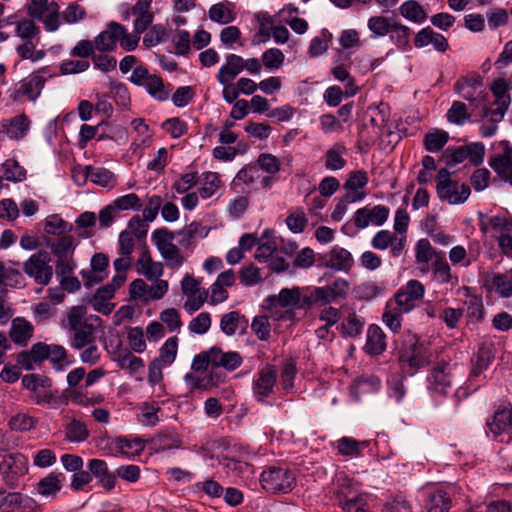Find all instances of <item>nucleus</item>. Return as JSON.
<instances>
[{"label": "nucleus", "mask_w": 512, "mask_h": 512, "mask_svg": "<svg viewBox=\"0 0 512 512\" xmlns=\"http://www.w3.org/2000/svg\"><path fill=\"white\" fill-rule=\"evenodd\" d=\"M337 451L341 456L359 457L362 451L370 444L369 441H358L352 437L343 436L337 440Z\"/></svg>", "instance_id": "nucleus-35"}, {"label": "nucleus", "mask_w": 512, "mask_h": 512, "mask_svg": "<svg viewBox=\"0 0 512 512\" xmlns=\"http://www.w3.org/2000/svg\"><path fill=\"white\" fill-rule=\"evenodd\" d=\"M26 172L16 160L8 159L0 165V179L21 182L25 179Z\"/></svg>", "instance_id": "nucleus-50"}, {"label": "nucleus", "mask_w": 512, "mask_h": 512, "mask_svg": "<svg viewBox=\"0 0 512 512\" xmlns=\"http://www.w3.org/2000/svg\"><path fill=\"white\" fill-rule=\"evenodd\" d=\"M46 245L57 258L71 257L75 248L74 238L70 235H63L57 241H48Z\"/></svg>", "instance_id": "nucleus-49"}, {"label": "nucleus", "mask_w": 512, "mask_h": 512, "mask_svg": "<svg viewBox=\"0 0 512 512\" xmlns=\"http://www.w3.org/2000/svg\"><path fill=\"white\" fill-rule=\"evenodd\" d=\"M90 436L87 425L78 419L71 420L65 427V439L73 443L86 441Z\"/></svg>", "instance_id": "nucleus-43"}, {"label": "nucleus", "mask_w": 512, "mask_h": 512, "mask_svg": "<svg viewBox=\"0 0 512 512\" xmlns=\"http://www.w3.org/2000/svg\"><path fill=\"white\" fill-rule=\"evenodd\" d=\"M112 207L116 208L117 211H139L142 209V202L137 194L129 193L116 198L112 203Z\"/></svg>", "instance_id": "nucleus-60"}, {"label": "nucleus", "mask_w": 512, "mask_h": 512, "mask_svg": "<svg viewBox=\"0 0 512 512\" xmlns=\"http://www.w3.org/2000/svg\"><path fill=\"white\" fill-rule=\"evenodd\" d=\"M448 122L458 126L464 125L470 119V113L465 103L454 101L446 113Z\"/></svg>", "instance_id": "nucleus-57"}, {"label": "nucleus", "mask_w": 512, "mask_h": 512, "mask_svg": "<svg viewBox=\"0 0 512 512\" xmlns=\"http://www.w3.org/2000/svg\"><path fill=\"white\" fill-rule=\"evenodd\" d=\"M399 360L403 370L409 375L415 374L418 369L429 363L416 334H407L399 352Z\"/></svg>", "instance_id": "nucleus-3"}, {"label": "nucleus", "mask_w": 512, "mask_h": 512, "mask_svg": "<svg viewBox=\"0 0 512 512\" xmlns=\"http://www.w3.org/2000/svg\"><path fill=\"white\" fill-rule=\"evenodd\" d=\"M114 293L115 290L109 284L100 287L92 300L94 309L104 314L110 313L112 308L107 301L113 298Z\"/></svg>", "instance_id": "nucleus-52"}, {"label": "nucleus", "mask_w": 512, "mask_h": 512, "mask_svg": "<svg viewBox=\"0 0 512 512\" xmlns=\"http://www.w3.org/2000/svg\"><path fill=\"white\" fill-rule=\"evenodd\" d=\"M319 267H325L335 272H349L354 259L352 254L345 248L335 245L332 249L317 257Z\"/></svg>", "instance_id": "nucleus-14"}, {"label": "nucleus", "mask_w": 512, "mask_h": 512, "mask_svg": "<svg viewBox=\"0 0 512 512\" xmlns=\"http://www.w3.org/2000/svg\"><path fill=\"white\" fill-rule=\"evenodd\" d=\"M258 177L259 169L256 166L247 165L238 171L233 180V185L235 188H238L241 185L250 186Z\"/></svg>", "instance_id": "nucleus-61"}, {"label": "nucleus", "mask_w": 512, "mask_h": 512, "mask_svg": "<svg viewBox=\"0 0 512 512\" xmlns=\"http://www.w3.org/2000/svg\"><path fill=\"white\" fill-rule=\"evenodd\" d=\"M482 87L483 77L477 72L459 77L454 84L455 92L471 105H477L479 101L483 100Z\"/></svg>", "instance_id": "nucleus-11"}, {"label": "nucleus", "mask_w": 512, "mask_h": 512, "mask_svg": "<svg viewBox=\"0 0 512 512\" xmlns=\"http://www.w3.org/2000/svg\"><path fill=\"white\" fill-rule=\"evenodd\" d=\"M390 214V209L385 205H375L372 208L362 207L355 211L353 221L358 229H365L370 224L375 226L383 225Z\"/></svg>", "instance_id": "nucleus-17"}, {"label": "nucleus", "mask_w": 512, "mask_h": 512, "mask_svg": "<svg viewBox=\"0 0 512 512\" xmlns=\"http://www.w3.org/2000/svg\"><path fill=\"white\" fill-rule=\"evenodd\" d=\"M403 313L406 312L402 311L399 306H392L388 303L382 315V320L391 331L398 332L401 328Z\"/></svg>", "instance_id": "nucleus-58"}, {"label": "nucleus", "mask_w": 512, "mask_h": 512, "mask_svg": "<svg viewBox=\"0 0 512 512\" xmlns=\"http://www.w3.org/2000/svg\"><path fill=\"white\" fill-rule=\"evenodd\" d=\"M436 191L441 200L452 205L464 203L471 192L468 185L451 180L450 172L446 168L438 171Z\"/></svg>", "instance_id": "nucleus-4"}, {"label": "nucleus", "mask_w": 512, "mask_h": 512, "mask_svg": "<svg viewBox=\"0 0 512 512\" xmlns=\"http://www.w3.org/2000/svg\"><path fill=\"white\" fill-rule=\"evenodd\" d=\"M466 318L468 324L477 325L484 319V305L480 296L471 295L465 301Z\"/></svg>", "instance_id": "nucleus-39"}, {"label": "nucleus", "mask_w": 512, "mask_h": 512, "mask_svg": "<svg viewBox=\"0 0 512 512\" xmlns=\"http://www.w3.org/2000/svg\"><path fill=\"white\" fill-rule=\"evenodd\" d=\"M425 507L427 512H448L451 499L445 491L437 490L428 495Z\"/></svg>", "instance_id": "nucleus-48"}, {"label": "nucleus", "mask_w": 512, "mask_h": 512, "mask_svg": "<svg viewBox=\"0 0 512 512\" xmlns=\"http://www.w3.org/2000/svg\"><path fill=\"white\" fill-rule=\"evenodd\" d=\"M449 140L448 132L441 129H432L424 135V148L431 153L441 151Z\"/></svg>", "instance_id": "nucleus-38"}, {"label": "nucleus", "mask_w": 512, "mask_h": 512, "mask_svg": "<svg viewBox=\"0 0 512 512\" xmlns=\"http://www.w3.org/2000/svg\"><path fill=\"white\" fill-rule=\"evenodd\" d=\"M71 331L73 332L71 345L77 350L85 348L89 344H92L94 341L95 328L90 323L81 325Z\"/></svg>", "instance_id": "nucleus-41"}, {"label": "nucleus", "mask_w": 512, "mask_h": 512, "mask_svg": "<svg viewBox=\"0 0 512 512\" xmlns=\"http://www.w3.org/2000/svg\"><path fill=\"white\" fill-rule=\"evenodd\" d=\"M485 147L481 142H473L459 147H449L443 152V159L448 166H454L469 161L477 166L484 160Z\"/></svg>", "instance_id": "nucleus-8"}, {"label": "nucleus", "mask_w": 512, "mask_h": 512, "mask_svg": "<svg viewBox=\"0 0 512 512\" xmlns=\"http://www.w3.org/2000/svg\"><path fill=\"white\" fill-rule=\"evenodd\" d=\"M38 43L39 41L32 40L21 41V43L16 46V52L24 60L37 62L43 59L46 55L44 50L36 49Z\"/></svg>", "instance_id": "nucleus-55"}, {"label": "nucleus", "mask_w": 512, "mask_h": 512, "mask_svg": "<svg viewBox=\"0 0 512 512\" xmlns=\"http://www.w3.org/2000/svg\"><path fill=\"white\" fill-rule=\"evenodd\" d=\"M394 19L384 16H372L368 19L367 26L372 33V37H384L391 31Z\"/></svg>", "instance_id": "nucleus-54"}, {"label": "nucleus", "mask_w": 512, "mask_h": 512, "mask_svg": "<svg viewBox=\"0 0 512 512\" xmlns=\"http://www.w3.org/2000/svg\"><path fill=\"white\" fill-rule=\"evenodd\" d=\"M45 81L46 79L42 75L34 74L20 82L17 93L26 96L31 101H35L39 97Z\"/></svg>", "instance_id": "nucleus-36"}, {"label": "nucleus", "mask_w": 512, "mask_h": 512, "mask_svg": "<svg viewBox=\"0 0 512 512\" xmlns=\"http://www.w3.org/2000/svg\"><path fill=\"white\" fill-rule=\"evenodd\" d=\"M399 11L404 18L414 23H423L428 17L422 5L415 0H408L402 3Z\"/></svg>", "instance_id": "nucleus-44"}, {"label": "nucleus", "mask_w": 512, "mask_h": 512, "mask_svg": "<svg viewBox=\"0 0 512 512\" xmlns=\"http://www.w3.org/2000/svg\"><path fill=\"white\" fill-rule=\"evenodd\" d=\"M28 472V459L21 453L5 456L0 462V475L10 488H15L20 477Z\"/></svg>", "instance_id": "nucleus-9"}, {"label": "nucleus", "mask_w": 512, "mask_h": 512, "mask_svg": "<svg viewBox=\"0 0 512 512\" xmlns=\"http://www.w3.org/2000/svg\"><path fill=\"white\" fill-rule=\"evenodd\" d=\"M381 385L380 379L374 375L361 376L357 378L351 386L352 393L356 397H360L367 393H373L379 390Z\"/></svg>", "instance_id": "nucleus-46"}, {"label": "nucleus", "mask_w": 512, "mask_h": 512, "mask_svg": "<svg viewBox=\"0 0 512 512\" xmlns=\"http://www.w3.org/2000/svg\"><path fill=\"white\" fill-rule=\"evenodd\" d=\"M261 487L270 494H286L295 485L294 474L284 466H269L260 475Z\"/></svg>", "instance_id": "nucleus-2"}, {"label": "nucleus", "mask_w": 512, "mask_h": 512, "mask_svg": "<svg viewBox=\"0 0 512 512\" xmlns=\"http://www.w3.org/2000/svg\"><path fill=\"white\" fill-rule=\"evenodd\" d=\"M312 287H293V288H283L280 290L279 294L272 295L268 297V302L270 305H275L278 303L281 307H292L296 309H310L315 302H311L307 304L306 297L311 293Z\"/></svg>", "instance_id": "nucleus-10"}, {"label": "nucleus", "mask_w": 512, "mask_h": 512, "mask_svg": "<svg viewBox=\"0 0 512 512\" xmlns=\"http://www.w3.org/2000/svg\"><path fill=\"white\" fill-rule=\"evenodd\" d=\"M134 30L129 33V37L123 43L124 50L133 51L137 48L141 34L148 29L152 24L154 15L153 13L135 15Z\"/></svg>", "instance_id": "nucleus-28"}, {"label": "nucleus", "mask_w": 512, "mask_h": 512, "mask_svg": "<svg viewBox=\"0 0 512 512\" xmlns=\"http://www.w3.org/2000/svg\"><path fill=\"white\" fill-rule=\"evenodd\" d=\"M347 149L341 143H335L332 145L323 155L324 167L328 171H338L343 169L347 161L344 158Z\"/></svg>", "instance_id": "nucleus-32"}, {"label": "nucleus", "mask_w": 512, "mask_h": 512, "mask_svg": "<svg viewBox=\"0 0 512 512\" xmlns=\"http://www.w3.org/2000/svg\"><path fill=\"white\" fill-rule=\"evenodd\" d=\"M30 121L25 114L4 119L0 123V133L6 134L10 139H22L29 130Z\"/></svg>", "instance_id": "nucleus-24"}, {"label": "nucleus", "mask_w": 512, "mask_h": 512, "mask_svg": "<svg viewBox=\"0 0 512 512\" xmlns=\"http://www.w3.org/2000/svg\"><path fill=\"white\" fill-rule=\"evenodd\" d=\"M490 289L502 298H510L512 296V274L495 273L489 281Z\"/></svg>", "instance_id": "nucleus-45"}, {"label": "nucleus", "mask_w": 512, "mask_h": 512, "mask_svg": "<svg viewBox=\"0 0 512 512\" xmlns=\"http://www.w3.org/2000/svg\"><path fill=\"white\" fill-rule=\"evenodd\" d=\"M442 251L436 250L426 238L419 239L415 244V261L421 266L422 272H428L432 263Z\"/></svg>", "instance_id": "nucleus-26"}, {"label": "nucleus", "mask_w": 512, "mask_h": 512, "mask_svg": "<svg viewBox=\"0 0 512 512\" xmlns=\"http://www.w3.org/2000/svg\"><path fill=\"white\" fill-rule=\"evenodd\" d=\"M15 35L21 41H39L40 28L34 23L33 19H24L16 23Z\"/></svg>", "instance_id": "nucleus-51"}, {"label": "nucleus", "mask_w": 512, "mask_h": 512, "mask_svg": "<svg viewBox=\"0 0 512 512\" xmlns=\"http://www.w3.org/2000/svg\"><path fill=\"white\" fill-rule=\"evenodd\" d=\"M143 87L152 98L158 101H166L169 98V91L165 89L163 79L156 74H152Z\"/></svg>", "instance_id": "nucleus-53"}, {"label": "nucleus", "mask_w": 512, "mask_h": 512, "mask_svg": "<svg viewBox=\"0 0 512 512\" xmlns=\"http://www.w3.org/2000/svg\"><path fill=\"white\" fill-rule=\"evenodd\" d=\"M152 242L161 255L177 247L174 243V233L167 229H156L152 233Z\"/></svg>", "instance_id": "nucleus-56"}, {"label": "nucleus", "mask_w": 512, "mask_h": 512, "mask_svg": "<svg viewBox=\"0 0 512 512\" xmlns=\"http://www.w3.org/2000/svg\"><path fill=\"white\" fill-rule=\"evenodd\" d=\"M129 37L127 29L122 24L111 21L106 30L102 31L94 40L95 49L100 52H112L117 47V42L124 49L123 43Z\"/></svg>", "instance_id": "nucleus-12"}, {"label": "nucleus", "mask_w": 512, "mask_h": 512, "mask_svg": "<svg viewBox=\"0 0 512 512\" xmlns=\"http://www.w3.org/2000/svg\"><path fill=\"white\" fill-rule=\"evenodd\" d=\"M82 179L83 182H86V180L89 179L94 184L105 188L113 187L116 182L114 174L110 170L103 167H82Z\"/></svg>", "instance_id": "nucleus-29"}, {"label": "nucleus", "mask_w": 512, "mask_h": 512, "mask_svg": "<svg viewBox=\"0 0 512 512\" xmlns=\"http://www.w3.org/2000/svg\"><path fill=\"white\" fill-rule=\"evenodd\" d=\"M212 366L216 368L223 367L228 371L237 369L242 364V357L238 352H224L218 347L211 348Z\"/></svg>", "instance_id": "nucleus-27"}, {"label": "nucleus", "mask_w": 512, "mask_h": 512, "mask_svg": "<svg viewBox=\"0 0 512 512\" xmlns=\"http://www.w3.org/2000/svg\"><path fill=\"white\" fill-rule=\"evenodd\" d=\"M49 358V345L38 342L29 351H22L17 356V362L25 370H33L35 364H39Z\"/></svg>", "instance_id": "nucleus-22"}, {"label": "nucleus", "mask_w": 512, "mask_h": 512, "mask_svg": "<svg viewBox=\"0 0 512 512\" xmlns=\"http://www.w3.org/2000/svg\"><path fill=\"white\" fill-rule=\"evenodd\" d=\"M51 257L47 251L39 250L24 263V272L39 285H48L53 276Z\"/></svg>", "instance_id": "nucleus-6"}, {"label": "nucleus", "mask_w": 512, "mask_h": 512, "mask_svg": "<svg viewBox=\"0 0 512 512\" xmlns=\"http://www.w3.org/2000/svg\"><path fill=\"white\" fill-rule=\"evenodd\" d=\"M21 383L30 391V398L35 404L47 405L52 409H58L61 406V398L57 390L52 389V380L47 376L27 374L22 377Z\"/></svg>", "instance_id": "nucleus-1"}, {"label": "nucleus", "mask_w": 512, "mask_h": 512, "mask_svg": "<svg viewBox=\"0 0 512 512\" xmlns=\"http://www.w3.org/2000/svg\"><path fill=\"white\" fill-rule=\"evenodd\" d=\"M365 351L369 355H380L386 349V335L376 324H372L367 330Z\"/></svg>", "instance_id": "nucleus-30"}, {"label": "nucleus", "mask_w": 512, "mask_h": 512, "mask_svg": "<svg viewBox=\"0 0 512 512\" xmlns=\"http://www.w3.org/2000/svg\"><path fill=\"white\" fill-rule=\"evenodd\" d=\"M225 63L219 68L216 74L220 84L232 82L242 71V57L237 54H228Z\"/></svg>", "instance_id": "nucleus-25"}, {"label": "nucleus", "mask_w": 512, "mask_h": 512, "mask_svg": "<svg viewBox=\"0 0 512 512\" xmlns=\"http://www.w3.org/2000/svg\"><path fill=\"white\" fill-rule=\"evenodd\" d=\"M72 225L63 220L59 215L53 214L46 218L44 230L47 234L61 236L71 231Z\"/></svg>", "instance_id": "nucleus-59"}, {"label": "nucleus", "mask_w": 512, "mask_h": 512, "mask_svg": "<svg viewBox=\"0 0 512 512\" xmlns=\"http://www.w3.org/2000/svg\"><path fill=\"white\" fill-rule=\"evenodd\" d=\"M240 282L245 286H255L262 282V276L260 269L257 268L253 263L244 265L239 271Z\"/></svg>", "instance_id": "nucleus-63"}, {"label": "nucleus", "mask_w": 512, "mask_h": 512, "mask_svg": "<svg viewBox=\"0 0 512 512\" xmlns=\"http://www.w3.org/2000/svg\"><path fill=\"white\" fill-rule=\"evenodd\" d=\"M503 153L493 156L489 160L490 167L505 181L512 178V146L507 141L502 142Z\"/></svg>", "instance_id": "nucleus-21"}, {"label": "nucleus", "mask_w": 512, "mask_h": 512, "mask_svg": "<svg viewBox=\"0 0 512 512\" xmlns=\"http://www.w3.org/2000/svg\"><path fill=\"white\" fill-rule=\"evenodd\" d=\"M33 326L24 318H15L10 328L11 340L19 345H26L27 341L32 337Z\"/></svg>", "instance_id": "nucleus-37"}, {"label": "nucleus", "mask_w": 512, "mask_h": 512, "mask_svg": "<svg viewBox=\"0 0 512 512\" xmlns=\"http://www.w3.org/2000/svg\"><path fill=\"white\" fill-rule=\"evenodd\" d=\"M489 433L501 442H509L512 439V406H500L487 421Z\"/></svg>", "instance_id": "nucleus-13"}, {"label": "nucleus", "mask_w": 512, "mask_h": 512, "mask_svg": "<svg viewBox=\"0 0 512 512\" xmlns=\"http://www.w3.org/2000/svg\"><path fill=\"white\" fill-rule=\"evenodd\" d=\"M178 349L177 337H170L166 340L163 346L160 348V354L157 359L152 363L153 366L165 367L172 364L176 358Z\"/></svg>", "instance_id": "nucleus-42"}, {"label": "nucleus", "mask_w": 512, "mask_h": 512, "mask_svg": "<svg viewBox=\"0 0 512 512\" xmlns=\"http://www.w3.org/2000/svg\"><path fill=\"white\" fill-rule=\"evenodd\" d=\"M365 322L355 313L350 314L341 324L342 333L348 337H357L361 334Z\"/></svg>", "instance_id": "nucleus-62"}, {"label": "nucleus", "mask_w": 512, "mask_h": 512, "mask_svg": "<svg viewBox=\"0 0 512 512\" xmlns=\"http://www.w3.org/2000/svg\"><path fill=\"white\" fill-rule=\"evenodd\" d=\"M86 313L87 311L85 307L73 306L67 314L64 327L71 331L81 325L88 323L86 320Z\"/></svg>", "instance_id": "nucleus-64"}, {"label": "nucleus", "mask_w": 512, "mask_h": 512, "mask_svg": "<svg viewBox=\"0 0 512 512\" xmlns=\"http://www.w3.org/2000/svg\"><path fill=\"white\" fill-rule=\"evenodd\" d=\"M102 449H107L111 454H121L126 457L140 455L145 448V442L141 438L129 439L126 437H103L99 440Z\"/></svg>", "instance_id": "nucleus-15"}, {"label": "nucleus", "mask_w": 512, "mask_h": 512, "mask_svg": "<svg viewBox=\"0 0 512 512\" xmlns=\"http://www.w3.org/2000/svg\"><path fill=\"white\" fill-rule=\"evenodd\" d=\"M350 288L349 282L341 277L336 278L330 285L312 287L311 293L306 297V303L315 302V305H327L339 298H345Z\"/></svg>", "instance_id": "nucleus-5"}, {"label": "nucleus", "mask_w": 512, "mask_h": 512, "mask_svg": "<svg viewBox=\"0 0 512 512\" xmlns=\"http://www.w3.org/2000/svg\"><path fill=\"white\" fill-rule=\"evenodd\" d=\"M411 34L412 30L408 26L396 20L393 21L389 35L398 49L405 51L409 48Z\"/></svg>", "instance_id": "nucleus-40"}, {"label": "nucleus", "mask_w": 512, "mask_h": 512, "mask_svg": "<svg viewBox=\"0 0 512 512\" xmlns=\"http://www.w3.org/2000/svg\"><path fill=\"white\" fill-rule=\"evenodd\" d=\"M276 249V240L273 238L271 231L266 230L262 234L261 239H259L254 257L258 261H266L272 256Z\"/></svg>", "instance_id": "nucleus-47"}, {"label": "nucleus", "mask_w": 512, "mask_h": 512, "mask_svg": "<svg viewBox=\"0 0 512 512\" xmlns=\"http://www.w3.org/2000/svg\"><path fill=\"white\" fill-rule=\"evenodd\" d=\"M177 235L180 246L190 249L193 248V240L197 237L205 238L208 235V230L201 223L194 221L179 230Z\"/></svg>", "instance_id": "nucleus-33"}, {"label": "nucleus", "mask_w": 512, "mask_h": 512, "mask_svg": "<svg viewBox=\"0 0 512 512\" xmlns=\"http://www.w3.org/2000/svg\"><path fill=\"white\" fill-rule=\"evenodd\" d=\"M135 269L139 275L144 276L150 281L158 280V278H160L164 273L163 264L161 262L153 261L150 251L145 243L141 247L139 258L135 264Z\"/></svg>", "instance_id": "nucleus-20"}, {"label": "nucleus", "mask_w": 512, "mask_h": 512, "mask_svg": "<svg viewBox=\"0 0 512 512\" xmlns=\"http://www.w3.org/2000/svg\"><path fill=\"white\" fill-rule=\"evenodd\" d=\"M454 368L449 362H437L427 376V388L433 394L447 395L453 386Z\"/></svg>", "instance_id": "nucleus-7"}, {"label": "nucleus", "mask_w": 512, "mask_h": 512, "mask_svg": "<svg viewBox=\"0 0 512 512\" xmlns=\"http://www.w3.org/2000/svg\"><path fill=\"white\" fill-rule=\"evenodd\" d=\"M65 480L63 473L51 472L36 484V491L42 496H55Z\"/></svg>", "instance_id": "nucleus-34"}, {"label": "nucleus", "mask_w": 512, "mask_h": 512, "mask_svg": "<svg viewBox=\"0 0 512 512\" xmlns=\"http://www.w3.org/2000/svg\"><path fill=\"white\" fill-rule=\"evenodd\" d=\"M87 468L92 477L98 480V483L106 490L111 491L116 485V476L108 469L107 463L102 459H91Z\"/></svg>", "instance_id": "nucleus-23"}, {"label": "nucleus", "mask_w": 512, "mask_h": 512, "mask_svg": "<svg viewBox=\"0 0 512 512\" xmlns=\"http://www.w3.org/2000/svg\"><path fill=\"white\" fill-rule=\"evenodd\" d=\"M495 358V345L492 342H483L479 345L477 353L471 359L472 367L469 380L479 378L488 369Z\"/></svg>", "instance_id": "nucleus-19"}, {"label": "nucleus", "mask_w": 512, "mask_h": 512, "mask_svg": "<svg viewBox=\"0 0 512 512\" xmlns=\"http://www.w3.org/2000/svg\"><path fill=\"white\" fill-rule=\"evenodd\" d=\"M276 380L277 369L274 365L266 364L258 371L252 385L254 397L258 402H264L266 398L271 396Z\"/></svg>", "instance_id": "nucleus-16"}, {"label": "nucleus", "mask_w": 512, "mask_h": 512, "mask_svg": "<svg viewBox=\"0 0 512 512\" xmlns=\"http://www.w3.org/2000/svg\"><path fill=\"white\" fill-rule=\"evenodd\" d=\"M424 285L418 280H409L395 295V304L401 308L402 311H411L417 301L424 297Z\"/></svg>", "instance_id": "nucleus-18"}, {"label": "nucleus", "mask_w": 512, "mask_h": 512, "mask_svg": "<svg viewBox=\"0 0 512 512\" xmlns=\"http://www.w3.org/2000/svg\"><path fill=\"white\" fill-rule=\"evenodd\" d=\"M248 326V320L238 311H231L222 315L220 329L227 336L235 335L237 332H244Z\"/></svg>", "instance_id": "nucleus-31"}]
</instances>
